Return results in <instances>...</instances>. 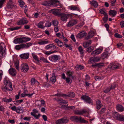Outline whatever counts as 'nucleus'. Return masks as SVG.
Instances as JSON below:
<instances>
[{
	"label": "nucleus",
	"instance_id": "6e6d98bb",
	"mask_svg": "<svg viewBox=\"0 0 124 124\" xmlns=\"http://www.w3.org/2000/svg\"><path fill=\"white\" fill-rule=\"evenodd\" d=\"M1 89L4 92H6L7 91H8V89L5 87V86H3L1 87Z\"/></svg>",
	"mask_w": 124,
	"mask_h": 124
},
{
	"label": "nucleus",
	"instance_id": "c9c22d12",
	"mask_svg": "<svg viewBox=\"0 0 124 124\" xmlns=\"http://www.w3.org/2000/svg\"><path fill=\"white\" fill-rule=\"evenodd\" d=\"M32 54L33 58L36 61H37L38 62L39 61V60L37 56L35 54L32 53Z\"/></svg>",
	"mask_w": 124,
	"mask_h": 124
},
{
	"label": "nucleus",
	"instance_id": "603ef678",
	"mask_svg": "<svg viewBox=\"0 0 124 124\" xmlns=\"http://www.w3.org/2000/svg\"><path fill=\"white\" fill-rule=\"evenodd\" d=\"M116 45L117 47L119 48H120L123 47L124 45L123 44L121 43H118Z\"/></svg>",
	"mask_w": 124,
	"mask_h": 124
},
{
	"label": "nucleus",
	"instance_id": "aec40b11",
	"mask_svg": "<svg viewBox=\"0 0 124 124\" xmlns=\"http://www.w3.org/2000/svg\"><path fill=\"white\" fill-rule=\"evenodd\" d=\"M94 32L92 31H90L88 33L87 36L86 37V39H88L93 37L94 35Z\"/></svg>",
	"mask_w": 124,
	"mask_h": 124
},
{
	"label": "nucleus",
	"instance_id": "c03bdc74",
	"mask_svg": "<svg viewBox=\"0 0 124 124\" xmlns=\"http://www.w3.org/2000/svg\"><path fill=\"white\" fill-rule=\"evenodd\" d=\"M9 1L11 4H9L8 5V8H12L13 6L12 4V0H9Z\"/></svg>",
	"mask_w": 124,
	"mask_h": 124
},
{
	"label": "nucleus",
	"instance_id": "338daca9",
	"mask_svg": "<svg viewBox=\"0 0 124 124\" xmlns=\"http://www.w3.org/2000/svg\"><path fill=\"white\" fill-rule=\"evenodd\" d=\"M116 2V0H111V5L112 6H114L115 5V4Z\"/></svg>",
	"mask_w": 124,
	"mask_h": 124
},
{
	"label": "nucleus",
	"instance_id": "2eb2a0df",
	"mask_svg": "<svg viewBox=\"0 0 124 124\" xmlns=\"http://www.w3.org/2000/svg\"><path fill=\"white\" fill-rule=\"evenodd\" d=\"M56 47L55 45L52 44H50L45 47V49L47 50H54Z\"/></svg>",
	"mask_w": 124,
	"mask_h": 124
},
{
	"label": "nucleus",
	"instance_id": "e2e57ef3",
	"mask_svg": "<svg viewBox=\"0 0 124 124\" xmlns=\"http://www.w3.org/2000/svg\"><path fill=\"white\" fill-rule=\"evenodd\" d=\"M93 50L92 47L91 48V47H90L87 48L86 51L88 52H91Z\"/></svg>",
	"mask_w": 124,
	"mask_h": 124
},
{
	"label": "nucleus",
	"instance_id": "a878e982",
	"mask_svg": "<svg viewBox=\"0 0 124 124\" xmlns=\"http://www.w3.org/2000/svg\"><path fill=\"white\" fill-rule=\"evenodd\" d=\"M58 1H56L54 0H50V6L52 5L55 7L57 6V4L56 3L59 2Z\"/></svg>",
	"mask_w": 124,
	"mask_h": 124
},
{
	"label": "nucleus",
	"instance_id": "13d9d810",
	"mask_svg": "<svg viewBox=\"0 0 124 124\" xmlns=\"http://www.w3.org/2000/svg\"><path fill=\"white\" fill-rule=\"evenodd\" d=\"M51 25V23L49 21H47L45 23V26L46 27H49Z\"/></svg>",
	"mask_w": 124,
	"mask_h": 124
},
{
	"label": "nucleus",
	"instance_id": "bf43d9fd",
	"mask_svg": "<svg viewBox=\"0 0 124 124\" xmlns=\"http://www.w3.org/2000/svg\"><path fill=\"white\" fill-rule=\"evenodd\" d=\"M57 45L58 46H59L61 47H62L63 46V43L60 40V41H59V42L57 43Z\"/></svg>",
	"mask_w": 124,
	"mask_h": 124
},
{
	"label": "nucleus",
	"instance_id": "49530a36",
	"mask_svg": "<svg viewBox=\"0 0 124 124\" xmlns=\"http://www.w3.org/2000/svg\"><path fill=\"white\" fill-rule=\"evenodd\" d=\"M105 8H102L100 10V13L101 14H103L104 15L106 14L105 12Z\"/></svg>",
	"mask_w": 124,
	"mask_h": 124
},
{
	"label": "nucleus",
	"instance_id": "e433bc0d",
	"mask_svg": "<svg viewBox=\"0 0 124 124\" xmlns=\"http://www.w3.org/2000/svg\"><path fill=\"white\" fill-rule=\"evenodd\" d=\"M18 2L21 8H23L25 5L24 2L22 0H19L18 1Z\"/></svg>",
	"mask_w": 124,
	"mask_h": 124
},
{
	"label": "nucleus",
	"instance_id": "052dcab7",
	"mask_svg": "<svg viewBox=\"0 0 124 124\" xmlns=\"http://www.w3.org/2000/svg\"><path fill=\"white\" fill-rule=\"evenodd\" d=\"M73 79V78L67 77L66 78V82L68 83H69V82H70L71 80H72Z\"/></svg>",
	"mask_w": 124,
	"mask_h": 124
},
{
	"label": "nucleus",
	"instance_id": "ea45409f",
	"mask_svg": "<svg viewBox=\"0 0 124 124\" xmlns=\"http://www.w3.org/2000/svg\"><path fill=\"white\" fill-rule=\"evenodd\" d=\"M79 51L80 52L81 54H83L84 53V51L82 47L81 46H79L78 48Z\"/></svg>",
	"mask_w": 124,
	"mask_h": 124
},
{
	"label": "nucleus",
	"instance_id": "f257e3e1",
	"mask_svg": "<svg viewBox=\"0 0 124 124\" xmlns=\"http://www.w3.org/2000/svg\"><path fill=\"white\" fill-rule=\"evenodd\" d=\"M6 48L5 45L4 43H1L0 44V57L4 56L6 54L5 51Z\"/></svg>",
	"mask_w": 124,
	"mask_h": 124
},
{
	"label": "nucleus",
	"instance_id": "dca6fc26",
	"mask_svg": "<svg viewBox=\"0 0 124 124\" xmlns=\"http://www.w3.org/2000/svg\"><path fill=\"white\" fill-rule=\"evenodd\" d=\"M100 59L98 57H96L94 56L91 58L89 60V61L91 63H93L94 62H96L100 61Z\"/></svg>",
	"mask_w": 124,
	"mask_h": 124
},
{
	"label": "nucleus",
	"instance_id": "c756f323",
	"mask_svg": "<svg viewBox=\"0 0 124 124\" xmlns=\"http://www.w3.org/2000/svg\"><path fill=\"white\" fill-rule=\"evenodd\" d=\"M23 110L21 107H18L17 108V110L16 112L19 113H23Z\"/></svg>",
	"mask_w": 124,
	"mask_h": 124
},
{
	"label": "nucleus",
	"instance_id": "0eeeda50",
	"mask_svg": "<svg viewBox=\"0 0 124 124\" xmlns=\"http://www.w3.org/2000/svg\"><path fill=\"white\" fill-rule=\"evenodd\" d=\"M33 112H31V115L33 116L36 119H38L39 117L41 116V115L39 113L38 115H37L36 114L38 113V111L36 109H33L32 110Z\"/></svg>",
	"mask_w": 124,
	"mask_h": 124
},
{
	"label": "nucleus",
	"instance_id": "a18cd8bd",
	"mask_svg": "<svg viewBox=\"0 0 124 124\" xmlns=\"http://www.w3.org/2000/svg\"><path fill=\"white\" fill-rule=\"evenodd\" d=\"M68 96L69 97H74L75 96V94L74 93L72 92H70L68 93Z\"/></svg>",
	"mask_w": 124,
	"mask_h": 124
},
{
	"label": "nucleus",
	"instance_id": "58836bf2",
	"mask_svg": "<svg viewBox=\"0 0 124 124\" xmlns=\"http://www.w3.org/2000/svg\"><path fill=\"white\" fill-rule=\"evenodd\" d=\"M56 76H53L50 78V81L52 83H54L56 81Z\"/></svg>",
	"mask_w": 124,
	"mask_h": 124
},
{
	"label": "nucleus",
	"instance_id": "9d476101",
	"mask_svg": "<svg viewBox=\"0 0 124 124\" xmlns=\"http://www.w3.org/2000/svg\"><path fill=\"white\" fill-rule=\"evenodd\" d=\"M77 23V21L76 20L72 19L70 20L67 25L68 27H70L75 25Z\"/></svg>",
	"mask_w": 124,
	"mask_h": 124
},
{
	"label": "nucleus",
	"instance_id": "b1692460",
	"mask_svg": "<svg viewBox=\"0 0 124 124\" xmlns=\"http://www.w3.org/2000/svg\"><path fill=\"white\" fill-rule=\"evenodd\" d=\"M29 54L28 53H25L21 54L20 56L21 59H27L29 57Z\"/></svg>",
	"mask_w": 124,
	"mask_h": 124
},
{
	"label": "nucleus",
	"instance_id": "f03ea898",
	"mask_svg": "<svg viewBox=\"0 0 124 124\" xmlns=\"http://www.w3.org/2000/svg\"><path fill=\"white\" fill-rule=\"evenodd\" d=\"M113 117L119 121H124V116L120 115L116 112H114L113 113Z\"/></svg>",
	"mask_w": 124,
	"mask_h": 124
},
{
	"label": "nucleus",
	"instance_id": "6e6552de",
	"mask_svg": "<svg viewBox=\"0 0 124 124\" xmlns=\"http://www.w3.org/2000/svg\"><path fill=\"white\" fill-rule=\"evenodd\" d=\"M111 69L112 70L119 69L121 66V65L116 62L112 63L110 64Z\"/></svg>",
	"mask_w": 124,
	"mask_h": 124
},
{
	"label": "nucleus",
	"instance_id": "4be33fe9",
	"mask_svg": "<svg viewBox=\"0 0 124 124\" xmlns=\"http://www.w3.org/2000/svg\"><path fill=\"white\" fill-rule=\"evenodd\" d=\"M101 51V50L100 49H97L93 52L91 54L93 56L96 55L100 54Z\"/></svg>",
	"mask_w": 124,
	"mask_h": 124
},
{
	"label": "nucleus",
	"instance_id": "f3484780",
	"mask_svg": "<svg viewBox=\"0 0 124 124\" xmlns=\"http://www.w3.org/2000/svg\"><path fill=\"white\" fill-rule=\"evenodd\" d=\"M9 74L12 76H15L16 74V72L15 69L13 68H10L9 70Z\"/></svg>",
	"mask_w": 124,
	"mask_h": 124
},
{
	"label": "nucleus",
	"instance_id": "69168bd1",
	"mask_svg": "<svg viewBox=\"0 0 124 124\" xmlns=\"http://www.w3.org/2000/svg\"><path fill=\"white\" fill-rule=\"evenodd\" d=\"M115 36L117 38H121L122 36L118 33H116L115 34Z\"/></svg>",
	"mask_w": 124,
	"mask_h": 124
},
{
	"label": "nucleus",
	"instance_id": "4468645a",
	"mask_svg": "<svg viewBox=\"0 0 124 124\" xmlns=\"http://www.w3.org/2000/svg\"><path fill=\"white\" fill-rule=\"evenodd\" d=\"M28 21L26 18H22L18 21L17 23L18 25H24L27 23Z\"/></svg>",
	"mask_w": 124,
	"mask_h": 124
},
{
	"label": "nucleus",
	"instance_id": "f8f14e48",
	"mask_svg": "<svg viewBox=\"0 0 124 124\" xmlns=\"http://www.w3.org/2000/svg\"><path fill=\"white\" fill-rule=\"evenodd\" d=\"M18 38L19 44L23 42H26L27 41H29L31 40L30 38L28 37H24L22 38Z\"/></svg>",
	"mask_w": 124,
	"mask_h": 124
},
{
	"label": "nucleus",
	"instance_id": "9b49d317",
	"mask_svg": "<svg viewBox=\"0 0 124 124\" xmlns=\"http://www.w3.org/2000/svg\"><path fill=\"white\" fill-rule=\"evenodd\" d=\"M61 10L60 9H53L51 10L50 11L55 16H60L61 13L60 12Z\"/></svg>",
	"mask_w": 124,
	"mask_h": 124
},
{
	"label": "nucleus",
	"instance_id": "4c0bfd02",
	"mask_svg": "<svg viewBox=\"0 0 124 124\" xmlns=\"http://www.w3.org/2000/svg\"><path fill=\"white\" fill-rule=\"evenodd\" d=\"M2 100L4 101L5 102H6L7 103L9 102H11L12 100V99L11 98H9V99H7L6 98H3Z\"/></svg>",
	"mask_w": 124,
	"mask_h": 124
},
{
	"label": "nucleus",
	"instance_id": "5701e85b",
	"mask_svg": "<svg viewBox=\"0 0 124 124\" xmlns=\"http://www.w3.org/2000/svg\"><path fill=\"white\" fill-rule=\"evenodd\" d=\"M85 113V109H82L81 110H77L74 112L75 114L77 115H82Z\"/></svg>",
	"mask_w": 124,
	"mask_h": 124
},
{
	"label": "nucleus",
	"instance_id": "1a4fd4ad",
	"mask_svg": "<svg viewBox=\"0 0 124 124\" xmlns=\"http://www.w3.org/2000/svg\"><path fill=\"white\" fill-rule=\"evenodd\" d=\"M60 16L61 20L63 22L66 21L68 18L69 17L70 15L68 14H64L61 13Z\"/></svg>",
	"mask_w": 124,
	"mask_h": 124
},
{
	"label": "nucleus",
	"instance_id": "8fccbe9b",
	"mask_svg": "<svg viewBox=\"0 0 124 124\" xmlns=\"http://www.w3.org/2000/svg\"><path fill=\"white\" fill-rule=\"evenodd\" d=\"M92 41L91 40H89L86 42V47H88L91 44Z\"/></svg>",
	"mask_w": 124,
	"mask_h": 124
},
{
	"label": "nucleus",
	"instance_id": "412c9836",
	"mask_svg": "<svg viewBox=\"0 0 124 124\" xmlns=\"http://www.w3.org/2000/svg\"><path fill=\"white\" fill-rule=\"evenodd\" d=\"M57 102H59V103L61 104H67L68 102L64 100H63L61 99H56V98L54 99Z\"/></svg>",
	"mask_w": 124,
	"mask_h": 124
},
{
	"label": "nucleus",
	"instance_id": "72a5a7b5",
	"mask_svg": "<svg viewBox=\"0 0 124 124\" xmlns=\"http://www.w3.org/2000/svg\"><path fill=\"white\" fill-rule=\"evenodd\" d=\"M72 73L70 71H69L67 72V77L73 78V77L72 76Z\"/></svg>",
	"mask_w": 124,
	"mask_h": 124
},
{
	"label": "nucleus",
	"instance_id": "864d4df0",
	"mask_svg": "<svg viewBox=\"0 0 124 124\" xmlns=\"http://www.w3.org/2000/svg\"><path fill=\"white\" fill-rule=\"evenodd\" d=\"M104 16L103 18V20L105 22H106L107 21L108 19V15L106 14L104 15Z\"/></svg>",
	"mask_w": 124,
	"mask_h": 124
},
{
	"label": "nucleus",
	"instance_id": "774afa93",
	"mask_svg": "<svg viewBox=\"0 0 124 124\" xmlns=\"http://www.w3.org/2000/svg\"><path fill=\"white\" fill-rule=\"evenodd\" d=\"M14 42L15 44L19 43V38H18L14 39L13 41Z\"/></svg>",
	"mask_w": 124,
	"mask_h": 124
},
{
	"label": "nucleus",
	"instance_id": "de8ad7c7",
	"mask_svg": "<svg viewBox=\"0 0 124 124\" xmlns=\"http://www.w3.org/2000/svg\"><path fill=\"white\" fill-rule=\"evenodd\" d=\"M108 55V52H105L102 54V57L103 58H104L107 57Z\"/></svg>",
	"mask_w": 124,
	"mask_h": 124
},
{
	"label": "nucleus",
	"instance_id": "f704fd0d",
	"mask_svg": "<svg viewBox=\"0 0 124 124\" xmlns=\"http://www.w3.org/2000/svg\"><path fill=\"white\" fill-rule=\"evenodd\" d=\"M84 68L83 66L79 65H77L75 66L76 69L77 70H80L83 69Z\"/></svg>",
	"mask_w": 124,
	"mask_h": 124
},
{
	"label": "nucleus",
	"instance_id": "09e8293b",
	"mask_svg": "<svg viewBox=\"0 0 124 124\" xmlns=\"http://www.w3.org/2000/svg\"><path fill=\"white\" fill-rule=\"evenodd\" d=\"M58 23V22L56 20H54L52 21L53 24L54 26H57Z\"/></svg>",
	"mask_w": 124,
	"mask_h": 124
},
{
	"label": "nucleus",
	"instance_id": "393cba45",
	"mask_svg": "<svg viewBox=\"0 0 124 124\" xmlns=\"http://www.w3.org/2000/svg\"><path fill=\"white\" fill-rule=\"evenodd\" d=\"M117 110L119 112H122L124 110V108L122 105H117L116 106Z\"/></svg>",
	"mask_w": 124,
	"mask_h": 124
},
{
	"label": "nucleus",
	"instance_id": "6ab92c4d",
	"mask_svg": "<svg viewBox=\"0 0 124 124\" xmlns=\"http://www.w3.org/2000/svg\"><path fill=\"white\" fill-rule=\"evenodd\" d=\"M85 35V32L84 31H83L78 34L76 36V37L78 39L81 38L83 37Z\"/></svg>",
	"mask_w": 124,
	"mask_h": 124
},
{
	"label": "nucleus",
	"instance_id": "c85d7f7f",
	"mask_svg": "<svg viewBox=\"0 0 124 124\" xmlns=\"http://www.w3.org/2000/svg\"><path fill=\"white\" fill-rule=\"evenodd\" d=\"M96 107L99 110L101 108L102 106L101 103L99 101H96Z\"/></svg>",
	"mask_w": 124,
	"mask_h": 124
},
{
	"label": "nucleus",
	"instance_id": "a19ab883",
	"mask_svg": "<svg viewBox=\"0 0 124 124\" xmlns=\"http://www.w3.org/2000/svg\"><path fill=\"white\" fill-rule=\"evenodd\" d=\"M21 48H23L22 44L20 45H17L15 46V48L18 50H20Z\"/></svg>",
	"mask_w": 124,
	"mask_h": 124
},
{
	"label": "nucleus",
	"instance_id": "0e129e2a",
	"mask_svg": "<svg viewBox=\"0 0 124 124\" xmlns=\"http://www.w3.org/2000/svg\"><path fill=\"white\" fill-rule=\"evenodd\" d=\"M66 108L69 110L70 109H75V107L74 106H69Z\"/></svg>",
	"mask_w": 124,
	"mask_h": 124
},
{
	"label": "nucleus",
	"instance_id": "79ce46f5",
	"mask_svg": "<svg viewBox=\"0 0 124 124\" xmlns=\"http://www.w3.org/2000/svg\"><path fill=\"white\" fill-rule=\"evenodd\" d=\"M38 27L39 28L43 29L44 28V27L43 26V22H40L38 24Z\"/></svg>",
	"mask_w": 124,
	"mask_h": 124
},
{
	"label": "nucleus",
	"instance_id": "3c124183",
	"mask_svg": "<svg viewBox=\"0 0 124 124\" xmlns=\"http://www.w3.org/2000/svg\"><path fill=\"white\" fill-rule=\"evenodd\" d=\"M15 66L16 68L18 70H19V62L18 61H17L15 62Z\"/></svg>",
	"mask_w": 124,
	"mask_h": 124
},
{
	"label": "nucleus",
	"instance_id": "423d86ee",
	"mask_svg": "<svg viewBox=\"0 0 124 124\" xmlns=\"http://www.w3.org/2000/svg\"><path fill=\"white\" fill-rule=\"evenodd\" d=\"M68 121V119L64 117L56 121L55 123L57 124H61L67 123Z\"/></svg>",
	"mask_w": 124,
	"mask_h": 124
},
{
	"label": "nucleus",
	"instance_id": "a211bd4d",
	"mask_svg": "<svg viewBox=\"0 0 124 124\" xmlns=\"http://www.w3.org/2000/svg\"><path fill=\"white\" fill-rule=\"evenodd\" d=\"M59 56L54 55L49 57L50 60L53 62H55L58 60Z\"/></svg>",
	"mask_w": 124,
	"mask_h": 124
},
{
	"label": "nucleus",
	"instance_id": "20e7f679",
	"mask_svg": "<svg viewBox=\"0 0 124 124\" xmlns=\"http://www.w3.org/2000/svg\"><path fill=\"white\" fill-rule=\"evenodd\" d=\"M4 83L5 87L8 89V91H10L12 90V84L9 80H4Z\"/></svg>",
	"mask_w": 124,
	"mask_h": 124
},
{
	"label": "nucleus",
	"instance_id": "2f4dec72",
	"mask_svg": "<svg viewBox=\"0 0 124 124\" xmlns=\"http://www.w3.org/2000/svg\"><path fill=\"white\" fill-rule=\"evenodd\" d=\"M91 4L95 8L97 7L98 6V3L96 1L93 0L91 2Z\"/></svg>",
	"mask_w": 124,
	"mask_h": 124
},
{
	"label": "nucleus",
	"instance_id": "7ed1b4c3",
	"mask_svg": "<svg viewBox=\"0 0 124 124\" xmlns=\"http://www.w3.org/2000/svg\"><path fill=\"white\" fill-rule=\"evenodd\" d=\"M71 118L72 121L78 122L80 121L81 123H85V121L81 117H78L77 116H72Z\"/></svg>",
	"mask_w": 124,
	"mask_h": 124
},
{
	"label": "nucleus",
	"instance_id": "ddd939ff",
	"mask_svg": "<svg viewBox=\"0 0 124 124\" xmlns=\"http://www.w3.org/2000/svg\"><path fill=\"white\" fill-rule=\"evenodd\" d=\"M68 8L73 11L76 10L79 12L80 11L79 7L78 6L71 5Z\"/></svg>",
	"mask_w": 124,
	"mask_h": 124
},
{
	"label": "nucleus",
	"instance_id": "39448f33",
	"mask_svg": "<svg viewBox=\"0 0 124 124\" xmlns=\"http://www.w3.org/2000/svg\"><path fill=\"white\" fill-rule=\"evenodd\" d=\"M21 69L22 72H26L29 69V67L27 64L23 63L22 64L21 66Z\"/></svg>",
	"mask_w": 124,
	"mask_h": 124
},
{
	"label": "nucleus",
	"instance_id": "cd10ccee",
	"mask_svg": "<svg viewBox=\"0 0 124 124\" xmlns=\"http://www.w3.org/2000/svg\"><path fill=\"white\" fill-rule=\"evenodd\" d=\"M117 14L116 11L114 10H110L109 11V14L110 15H112V17H114Z\"/></svg>",
	"mask_w": 124,
	"mask_h": 124
},
{
	"label": "nucleus",
	"instance_id": "473e14b6",
	"mask_svg": "<svg viewBox=\"0 0 124 124\" xmlns=\"http://www.w3.org/2000/svg\"><path fill=\"white\" fill-rule=\"evenodd\" d=\"M31 85H32L38 83V82L34 78H31Z\"/></svg>",
	"mask_w": 124,
	"mask_h": 124
},
{
	"label": "nucleus",
	"instance_id": "7c9ffc66",
	"mask_svg": "<svg viewBox=\"0 0 124 124\" xmlns=\"http://www.w3.org/2000/svg\"><path fill=\"white\" fill-rule=\"evenodd\" d=\"M50 0L48 1H45L42 4L45 6H50Z\"/></svg>",
	"mask_w": 124,
	"mask_h": 124
},
{
	"label": "nucleus",
	"instance_id": "5fc2aeb1",
	"mask_svg": "<svg viewBox=\"0 0 124 124\" xmlns=\"http://www.w3.org/2000/svg\"><path fill=\"white\" fill-rule=\"evenodd\" d=\"M40 60L45 62L47 63H49V62L47 61L46 59L43 57H41Z\"/></svg>",
	"mask_w": 124,
	"mask_h": 124
},
{
	"label": "nucleus",
	"instance_id": "37998d69",
	"mask_svg": "<svg viewBox=\"0 0 124 124\" xmlns=\"http://www.w3.org/2000/svg\"><path fill=\"white\" fill-rule=\"evenodd\" d=\"M49 43L48 41H42L38 42V44L40 45H42L47 44Z\"/></svg>",
	"mask_w": 124,
	"mask_h": 124
},
{
	"label": "nucleus",
	"instance_id": "680f3d73",
	"mask_svg": "<svg viewBox=\"0 0 124 124\" xmlns=\"http://www.w3.org/2000/svg\"><path fill=\"white\" fill-rule=\"evenodd\" d=\"M6 0H0V8L2 7L3 4Z\"/></svg>",
	"mask_w": 124,
	"mask_h": 124
},
{
	"label": "nucleus",
	"instance_id": "bb28decb",
	"mask_svg": "<svg viewBox=\"0 0 124 124\" xmlns=\"http://www.w3.org/2000/svg\"><path fill=\"white\" fill-rule=\"evenodd\" d=\"M92 101L91 99L88 95H86V102L90 104L92 103Z\"/></svg>",
	"mask_w": 124,
	"mask_h": 124
},
{
	"label": "nucleus",
	"instance_id": "4d7b16f0",
	"mask_svg": "<svg viewBox=\"0 0 124 124\" xmlns=\"http://www.w3.org/2000/svg\"><path fill=\"white\" fill-rule=\"evenodd\" d=\"M21 28V27H16L13 28H11L10 29L11 31H13L15 30H17L19 29H20Z\"/></svg>",
	"mask_w": 124,
	"mask_h": 124
}]
</instances>
